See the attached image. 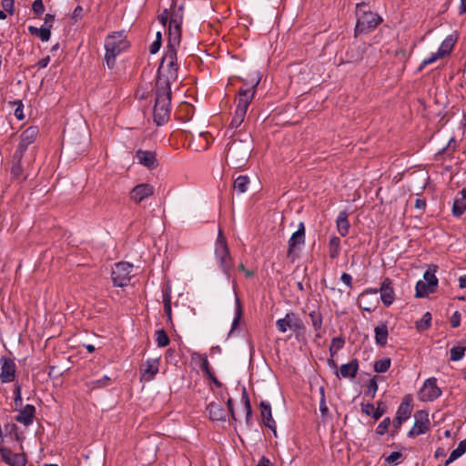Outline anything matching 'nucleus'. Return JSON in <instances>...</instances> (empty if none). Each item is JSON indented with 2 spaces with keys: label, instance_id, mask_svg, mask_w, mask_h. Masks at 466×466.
<instances>
[{
  "label": "nucleus",
  "instance_id": "obj_1",
  "mask_svg": "<svg viewBox=\"0 0 466 466\" xmlns=\"http://www.w3.org/2000/svg\"><path fill=\"white\" fill-rule=\"evenodd\" d=\"M180 26L181 25L175 26L174 25H169L167 51L158 69L160 72L168 73V78L172 79H177V52L181 39Z\"/></svg>",
  "mask_w": 466,
  "mask_h": 466
},
{
  "label": "nucleus",
  "instance_id": "obj_2",
  "mask_svg": "<svg viewBox=\"0 0 466 466\" xmlns=\"http://www.w3.org/2000/svg\"><path fill=\"white\" fill-rule=\"evenodd\" d=\"M251 150V136L245 134L242 138H235L228 145L226 160L234 168H240L248 162Z\"/></svg>",
  "mask_w": 466,
  "mask_h": 466
},
{
  "label": "nucleus",
  "instance_id": "obj_3",
  "mask_svg": "<svg viewBox=\"0 0 466 466\" xmlns=\"http://www.w3.org/2000/svg\"><path fill=\"white\" fill-rule=\"evenodd\" d=\"M173 80L168 78V73H167V79H160L157 84L156 104L154 106V119L157 125L165 123L169 116V105H170V86L169 81Z\"/></svg>",
  "mask_w": 466,
  "mask_h": 466
},
{
  "label": "nucleus",
  "instance_id": "obj_4",
  "mask_svg": "<svg viewBox=\"0 0 466 466\" xmlns=\"http://www.w3.org/2000/svg\"><path fill=\"white\" fill-rule=\"evenodd\" d=\"M128 48L127 36L123 32H115L109 35L105 41L106 63L109 68H113L116 56Z\"/></svg>",
  "mask_w": 466,
  "mask_h": 466
},
{
  "label": "nucleus",
  "instance_id": "obj_5",
  "mask_svg": "<svg viewBox=\"0 0 466 466\" xmlns=\"http://www.w3.org/2000/svg\"><path fill=\"white\" fill-rule=\"evenodd\" d=\"M357 24L355 33L360 34L375 28L381 21L380 17L366 9L364 2L356 5Z\"/></svg>",
  "mask_w": 466,
  "mask_h": 466
},
{
  "label": "nucleus",
  "instance_id": "obj_6",
  "mask_svg": "<svg viewBox=\"0 0 466 466\" xmlns=\"http://www.w3.org/2000/svg\"><path fill=\"white\" fill-rule=\"evenodd\" d=\"M215 256L220 268L224 273L228 274L231 267V257L221 230L218 231L216 241Z\"/></svg>",
  "mask_w": 466,
  "mask_h": 466
},
{
  "label": "nucleus",
  "instance_id": "obj_7",
  "mask_svg": "<svg viewBox=\"0 0 466 466\" xmlns=\"http://www.w3.org/2000/svg\"><path fill=\"white\" fill-rule=\"evenodd\" d=\"M133 265L128 262L116 263L112 268V281L115 286L125 287L127 286L131 278Z\"/></svg>",
  "mask_w": 466,
  "mask_h": 466
},
{
  "label": "nucleus",
  "instance_id": "obj_8",
  "mask_svg": "<svg viewBox=\"0 0 466 466\" xmlns=\"http://www.w3.org/2000/svg\"><path fill=\"white\" fill-rule=\"evenodd\" d=\"M277 329L279 332L285 333L288 330L295 332L304 331L305 326L301 319L293 312H289L284 318L276 321Z\"/></svg>",
  "mask_w": 466,
  "mask_h": 466
},
{
  "label": "nucleus",
  "instance_id": "obj_9",
  "mask_svg": "<svg viewBox=\"0 0 466 466\" xmlns=\"http://www.w3.org/2000/svg\"><path fill=\"white\" fill-rule=\"evenodd\" d=\"M438 279L435 274L430 270H427L423 275V279L417 282L415 289V296L418 298H423L433 292L437 287Z\"/></svg>",
  "mask_w": 466,
  "mask_h": 466
},
{
  "label": "nucleus",
  "instance_id": "obj_10",
  "mask_svg": "<svg viewBox=\"0 0 466 466\" xmlns=\"http://www.w3.org/2000/svg\"><path fill=\"white\" fill-rule=\"evenodd\" d=\"M441 395V389L437 386L435 378L427 379L419 391V399L421 401H432Z\"/></svg>",
  "mask_w": 466,
  "mask_h": 466
},
{
  "label": "nucleus",
  "instance_id": "obj_11",
  "mask_svg": "<svg viewBox=\"0 0 466 466\" xmlns=\"http://www.w3.org/2000/svg\"><path fill=\"white\" fill-rule=\"evenodd\" d=\"M254 98V91L252 90H239L238 96L237 98V106L235 110V116L242 122L245 119L247 110L251 101Z\"/></svg>",
  "mask_w": 466,
  "mask_h": 466
},
{
  "label": "nucleus",
  "instance_id": "obj_12",
  "mask_svg": "<svg viewBox=\"0 0 466 466\" xmlns=\"http://www.w3.org/2000/svg\"><path fill=\"white\" fill-rule=\"evenodd\" d=\"M305 243V226L303 222H299L298 229L291 235L289 239L288 257L294 258L297 249H299Z\"/></svg>",
  "mask_w": 466,
  "mask_h": 466
},
{
  "label": "nucleus",
  "instance_id": "obj_13",
  "mask_svg": "<svg viewBox=\"0 0 466 466\" xmlns=\"http://www.w3.org/2000/svg\"><path fill=\"white\" fill-rule=\"evenodd\" d=\"M15 364L6 357L0 359V380L3 383H8L15 380Z\"/></svg>",
  "mask_w": 466,
  "mask_h": 466
},
{
  "label": "nucleus",
  "instance_id": "obj_14",
  "mask_svg": "<svg viewBox=\"0 0 466 466\" xmlns=\"http://www.w3.org/2000/svg\"><path fill=\"white\" fill-rule=\"evenodd\" d=\"M414 425L410 429L409 434L410 436H418L423 434L428 429L429 419L428 413L424 410H418L414 414Z\"/></svg>",
  "mask_w": 466,
  "mask_h": 466
},
{
  "label": "nucleus",
  "instance_id": "obj_15",
  "mask_svg": "<svg viewBox=\"0 0 466 466\" xmlns=\"http://www.w3.org/2000/svg\"><path fill=\"white\" fill-rule=\"evenodd\" d=\"M159 370V358L147 360L140 369L141 379L144 380H152Z\"/></svg>",
  "mask_w": 466,
  "mask_h": 466
},
{
  "label": "nucleus",
  "instance_id": "obj_16",
  "mask_svg": "<svg viewBox=\"0 0 466 466\" xmlns=\"http://www.w3.org/2000/svg\"><path fill=\"white\" fill-rule=\"evenodd\" d=\"M154 193V188L149 184H139L136 186L131 193L130 198L136 203H140Z\"/></svg>",
  "mask_w": 466,
  "mask_h": 466
},
{
  "label": "nucleus",
  "instance_id": "obj_17",
  "mask_svg": "<svg viewBox=\"0 0 466 466\" xmlns=\"http://www.w3.org/2000/svg\"><path fill=\"white\" fill-rule=\"evenodd\" d=\"M38 135V128L36 127H29L20 136V143L18 150L24 153L29 145H31Z\"/></svg>",
  "mask_w": 466,
  "mask_h": 466
},
{
  "label": "nucleus",
  "instance_id": "obj_18",
  "mask_svg": "<svg viewBox=\"0 0 466 466\" xmlns=\"http://www.w3.org/2000/svg\"><path fill=\"white\" fill-rule=\"evenodd\" d=\"M380 299L385 306H390L393 303L395 293L392 288V283L389 279H386L381 283L380 288Z\"/></svg>",
  "mask_w": 466,
  "mask_h": 466
},
{
  "label": "nucleus",
  "instance_id": "obj_19",
  "mask_svg": "<svg viewBox=\"0 0 466 466\" xmlns=\"http://www.w3.org/2000/svg\"><path fill=\"white\" fill-rule=\"evenodd\" d=\"M184 5L181 1H175L168 10L169 25H181L183 20Z\"/></svg>",
  "mask_w": 466,
  "mask_h": 466
},
{
  "label": "nucleus",
  "instance_id": "obj_20",
  "mask_svg": "<svg viewBox=\"0 0 466 466\" xmlns=\"http://www.w3.org/2000/svg\"><path fill=\"white\" fill-rule=\"evenodd\" d=\"M260 410H261V417L263 420L264 424L269 428L274 435H277V426L276 421L272 418L271 413V406L267 401H261L260 402Z\"/></svg>",
  "mask_w": 466,
  "mask_h": 466
},
{
  "label": "nucleus",
  "instance_id": "obj_21",
  "mask_svg": "<svg viewBox=\"0 0 466 466\" xmlns=\"http://www.w3.org/2000/svg\"><path fill=\"white\" fill-rule=\"evenodd\" d=\"M2 460L10 466H25L26 457L24 453H13L11 450L4 451Z\"/></svg>",
  "mask_w": 466,
  "mask_h": 466
},
{
  "label": "nucleus",
  "instance_id": "obj_22",
  "mask_svg": "<svg viewBox=\"0 0 466 466\" xmlns=\"http://www.w3.org/2000/svg\"><path fill=\"white\" fill-rule=\"evenodd\" d=\"M35 412V408L33 405L27 404L19 410L15 420L25 426H28L33 422Z\"/></svg>",
  "mask_w": 466,
  "mask_h": 466
},
{
  "label": "nucleus",
  "instance_id": "obj_23",
  "mask_svg": "<svg viewBox=\"0 0 466 466\" xmlns=\"http://www.w3.org/2000/svg\"><path fill=\"white\" fill-rule=\"evenodd\" d=\"M412 411V405L410 400L405 399L398 408L396 422L398 426H400L405 420H407Z\"/></svg>",
  "mask_w": 466,
  "mask_h": 466
},
{
  "label": "nucleus",
  "instance_id": "obj_24",
  "mask_svg": "<svg viewBox=\"0 0 466 466\" xmlns=\"http://www.w3.org/2000/svg\"><path fill=\"white\" fill-rule=\"evenodd\" d=\"M208 410L212 420H225L228 414V411L219 402H211Z\"/></svg>",
  "mask_w": 466,
  "mask_h": 466
},
{
  "label": "nucleus",
  "instance_id": "obj_25",
  "mask_svg": "<svg viewBox=\"0 0 466 466\" xmlns=\"http://www.w3.org/2000/svg\"><path fill=\"white\" fill-rule=\"evenodd\" d=\"M136 157L141 165L147 168H154L157 165L156 154L153 151L137 150Z\"/></svg>",
  "mask_w": 466,
  "mask_h": 466
},
{
  "label": "nucleus",
  "instance_id": "obj_26",
  "mask_svg": "<svg viewBox=\"0 0 466 466\" xmlns=\"http://www.w3.org/2000/svg\"><path fill=\"white\" fill-rule=\"evenodd\" d=\"M337 230L341 237H345L350 228V221L348 219V213L346 211H340L336 219Z\"/></svg>",
  "mask_w": 466,
  "mask_h": 466
},
{
  "label": "nucleus",
  "instance_id": "obj_27",
  "mask_svg": "<svg viewBox=\"0 0 466 466\" xmlns=\"http://www.w3.org/2000/svg\"><path fill=\"white\" fill-rule=\"evenodd\" d=\"M359 370V364L356 360H352L349 363L342 364L339 369V373L343 378L353 379Z\"/></svg>",
  "mask_w": 466,
  "mask_h": 466
},
{
  "label": "nucleus",
  "instance_id": "obj_28",
  "mask_svg": "<svg viewBox=\"0 0 466 466\" xmlns=\"http://www.w3.org/2000/svg\"><path fill=\"white\" fill-rule=\"evenodd\" d=\"M375 341L377 344L380 346H385L387 344L388 339V327L386 323H381L375 327Z\"/></svg>",
  "mask_w": 466,
  "mask_h": 466
},
{
  "label": "nucleus",
  "instance_id": "obj_29",
  "mask_svg": "<svg viewBox=\"0 0 466 466\" xmlns=\"http://www.w3.org/2000/svg\"><path fill=\"white\" fill-rule=\"evenodd\" d=\"M260 75L258 71L251 72L247 78H243L244 85L249 86L247 88H241L240 90H252L256 93V88L260 82Z\"/></svg>",
  "mask_w": 466,
  "mask_h": 466
},
{
  "label": "nucleus",
  "instance_id": "obj_30",
  "mask_svg": "<svg viewBox=\"0 0 466 466\" xmlns=\"http://www.w3.org/2000/svg\"><path fill=\"white\" fill-rule=\"evenodd\" d=\"M309 318L311 319L312 327L315 330V337L317 339L321 338V327H322V317L318 311H311L309 313Z\"/></svg>",
  "mask_w": 466,
  "mask_h": 466
},
{
  "label": "nucleus",
  "instance_id": "obj_31",
  "mask_svg": "<svg viewBox=\"0 0 466 466\" xmlns=\"http://www.w3.org/2000/svg\"><path fill=\"white\" fill-rule=\"evenodd\" d=\"M28 31L30 32V34L38 36L43 42L48 41L51 36V30L48 27L45 26L37 28L35 26L30 25L28 27Z\"/></svg>",
  "mask_w": 466,
  "mask_h": 466
},
{
  "label": "nucleus",
  "instance_id": "obj_32",
  "mask_svg": "<svg viewBox=\"0 0 466 466\" xmlns=\"http://www.w3.org/2000/svg\"><path fill=\"white\" fill-rule=\"evenodd\" d=\"M465 451H466V441H461L459 443L458 447L451 452L448 460L445 461V466H448L449 464H451V462L456 461L458 458L462 456L465 453Z\"/></svg>",
  "mask_w": 466,
  "mask_h": 466
},
{
  "label": "nucleus",
  "instance_id": "obj_33",
  "mask_svg": "<svg viewBox=\"0 0 466 466\" xmlns=\"http://www.w3.org/2000/svg\"><path fill=\"white\" fill-rule=\"evenodd\" d=\"M249 185V178L248 176H238L233 184L234 189L239 193H245L247 192Z\"/></svg>",
  "mask_w": 466,
  "mask_h": 466
},
{
  "label": "nucleus",
  "instance_id": "obj_34",
  "mask_svg": "<svg viewBox=\"0 0 466 466\" xmlns=\"http://www.w3.org/2000/svg\"><path fill=\"white\" fill-rule=\"evenodd\" d=\"M454 44L455 39L451 35H449L441 42L437 52L443 57L451 53Z\"/></svg>",
  "mask_w": 466,
  "mask_h": 466
},
{
  "label": "nucleus",
  "instance_id": "obj_35",
  "mask_svg": "<svg viewBox=\"0 0 466 466\" xmlns=\"http://www.w3.org/2000/svg\"><path fill=\"white\" fill-rule=\"evenodd\" d=\"M329 256L332 258H335L339 256V249H340V239L339 238L333 236L329 239Z\"/></svg>",
  "mask_w": 466,
  "mask_h": 466
},
{
  "label": "nucleus",
  "instance_id": "obj_36",
  "mask_svg": "<svg viewBox=\"0 0 466 466\" xmlns=\"http://www.w3.org/2000/svg\"><path fill=\"white\" fill-rule=\"evenodd\" d=\"M465 210H466V201L464 200V198H456L453 202L452 214L455 217H460L464 213Z\"/></svg>",
  "mask_w": 466,
  "mask_h": 466
},
{
  "label": "nucleus",
  "instance_id": "obj_37",
  "mask_svg": "<svg viewBox=\"0 0 466 466\" xmlns=\"http://www.w3.org/2000/svg\"><path fill=\"white\" fill-rule=\"evenodd\" d=\"M155 339L158 347H166L169 343V338L164 329H157L155 332Z\"/></svg>",
  "mask_w": 466,
  "mask_h": 466
},
{
  "label": "nucleus",
  "instance_id": "obj_38",
  "mask_svg": "<svg viewBox=\"0 0 466 466\" xmlns=\"http://www.w3.org/2000/svg\"><path fill=\"white\" fill-rule=\"evenodd\" d=\"M431 322V315L430 312H426L423 314L421 319L416 321V328L419 330H426L430 328Z\"/></svg>",
  "mask_w": 466,
  "mask_h": 466
},
{
  "label": "nucleus",
  "instance_id": "obj_39",
  "mask_svg": "<svg viewBox=\"0 0 466 466\" xmlns=\"http://www.w3.org/2000/svg\"><path fill=\"white\" fill-rule=\"evenodd\" d=\"M466 348L459 345L451 349V360L459 361L461 360L465 353Z\"/></svg>",
  "mask_w": 466,
  "mask_h": 466
},
{
  "label": "nucleus",
  "instance_id": "obj_40",
  "mask_svg": "<svg viewBox=\"0 0 466 466\" xmlns=\"http://www.w3.org/2000/svg\"><path fill=\"white\" fill-rule=\"evenodd\" d=\"M390 366V359L384 358L381 360H377L374 363V370L376 372L382 373L389 370Z\"/></svg>",
  "mask_w": 466,
  "mask_h": 466
},
{
  "label": "nucleus",
  "instance_id": "obj_41",
  "mask_svg": "<svg viewBox=\"0 0 466 466\" xmlns=\"http://www.w3.org/2000/svg\"><path fill=\"white\" fill-rule=\"evenodd\" d=\"M344 345V340L340 338H334L331 340L329 351L331 356L335 355Z\"/></svg>",
  "mask_w": 466,
  "mask_h": 466
},
{
  "label": "nucleus",
  "instance_id": "obj_42",
  "mask_svg": "<svg viewBox=\"0 0 466 466\" xmlns=\"http://www.w3.org/2000/svg\"><path fill=\"white\" fill-rule=\"evenodd\" d=\"M241 314H242V311H241V306H240V301L238 299H236V312H235V318L233 319V322H232V329H231V331L237 328L238 322H239V319L241 318Z\"/></svg>",
  "mask_w": 466,
  "mask_h": 466
},
{
  "label": "nucleus",
  "instance_id": "obj_43",
  "mask_svg": "<svg viewBox=\"0 0 466 466\" xmlns=\"http://www.w3.org/2000/svg\"><path fill=\"white\" fill-rule=\"evenodd\" d=\"M109 381L110 378L108 376H104L100 380L91 381L90 387L92 389L106 387L109 384Z\"/></svg>",
  "mask_w": 466,
  "mask_h": 466
},
{
  "label": "nucleus",
  "instance_id": "obj_44",
  "mask_svg": "<svg viewBox=\"0 0 466 466\" xmlns=\"http://www.w3.org/2000/svg\"><path fill=\"white\" fill-rule=\"evenodd\" d=\"M401 458V453L399 451H393L385 458V461L390 465H397L399 460Z\"/></svg>",
  "mask_w": 466,
  "mask_h": 466
},
{
  "label": "nucleus",
  "instance_id": "obj_45",
  "mask_svg": "<svg viewBox=\"0 0 466 466\" xmlns=\"http://www.w3.org/2000/svg\"><path fill=\"white\" fill-rule=\"evenodd\" d=\"M14 105L16 106V108L15 109V116L18 120H23L25 118L24 115V105L22 101H15L13 102Z\"/></svg>",
  "mask_w": 466,
  "mask_h": 466
},
{
  "label": "nucleus",
  "instance_id": "obj_46",
  "mask_svg": "<svg viewBox=\"0 0 466 466\" xmlns=\"http://www.w3.org/2000/svg\"><path fill=\"white\" fill-rule=\"evenodd\" d=\"M321 399H320V401H319V411L321 413V416L322 417H326L329 413V409H328V406L326 404V400H325V396H324V390L321 389Z\"/></svg>",
  "mask_w": 466,
  "mask_h": 466
},
{
  "label": "nucleus",
  "instance_id": "obj_47",
  "mask_svg": "<svg viewBox=\"0 0 466 466\" xmlns=\"http://www.w3.org/2000/svg\"><path fill=\"white\" fill-rule=\"evenodd\" d=\"M442 56L437 52L435 54H431L428 58L424 59L422 62H421V65L420 66V69H422L423 67H425L426 66L430 65V64H432L434 63L435 61H437L439 58H441Z\"/></svg>",
  "mask_w": 466,
  "mask_h": 466
},
{
  "label": "nucleus",
  "instance_id": "obj_48",
  "mask_svg": "<svg viewBox=\"0 0 466 466\" xmlns=\"http://www.w3.org/2000/svg\"><path fill=\"white\" fill-rule=\"evenodd\" d=\"M32 10L35 15H42L45 11L42 0H35L32 5Z\"/></svg>",
  "mask_w": 466,
  "mask_h": 466
},
{
  "label": "nucleus",
  "instance_id": "obj_49",
  "mask_svg": "<svg viewBox=\"0 0 466 466\" xmlns=\"http://www.w3.org/2000/svg\"><path fill=\"white\" fill-rule=\"evenodd\" d=\"M378 390V385L374 379L370 380L368 384V393L374 398L376 392Z\"/></svg>",
  "mask_w": 466,
  "mask_h": 466
},
{
  "label": "nucleus",
  "instance_id": "obj_50",
  "mask_svg": "<svg viewBox=\"0 0 466 466\" xmlns=\"http://www.w3.org/2000/svg\"><path fill=\"white\" fill-rule=\"evenodd\" d=\"M2 6L10 15L14 14V0H3Z\"/></svg>",
  "mask_w": 466,
  "mask_h": 466
},
{
  "label": "nucleus",
  "instance_id": "obj_51",
  "mask_svg": "<svg viewBox=\"0 0 466 466\" xmlns=\"http://www.w3.org/2000/svg\"><path fill=\"white\" fill-rule=\"evenodd\" d=\"M461 323V314L455 311L451 318V325L452 328H457Z\"/></svg>",
  "mask_w": 466,
  "mask_h": 466
},
{
  "label": "nucleus",
  "instance_id": "obj_52",
  "mask_svg": "<svg viewBox=\"0 0 466 466\" xmlns=\"http://www.w3.org/2000/svg\"><path fill=\"white\" fill-rule=\"evenodd\" d=\"M158 20L159 22L163 25H166L167 23L170 21V18H169V12L167 9H165L163 11V13H161L159 15H158Z\"/></svg>",
  "mask_w": 466,
  "mask_h": 466
},
{
  "label": "nucleus",
  "instance_id": "obj_53",
  "mask_svg": "<svg viewBox=\"0 0 466 466\" xmlns=\"http://www.w3.org/2000/svg\"><path fill=\"white\" fill-rule=\"evenodd\" d=\"M390 424V419H384L377 428L379 434H383Z\"/></svg>",
  "mask_w": 466,
  "mask_h": 466
},
{
  "label": "nucleus",
  "instance_id": "obj_54",
  "mask_svg": "<svg viewBox=\"0 0 466 466\" xmlns=\"http://www.w3.org/2000/svg\"><path fill=\"white\" fill-rule=\"evenodd\" d=\"M54 19H55V16L53 15L46 14L45 16V22H44L43 26L48 27L51 30Z\"/></svg>",
  "mask_w": 466,
  "mask_h": 466
},
{
  "label": "nucleus",
  "instance_id": "obj_55",
  "mask_svg": "<svg viewBox=\"0 0 466 466\" xmlns=\"http://www.w3.org/2000/svg\"><path fill=\"white\" fill-rule=\"evenodd\" d=\"M22 402V395H21V389L20 386H15V403L16 405L20 404Z\"/></svg>",
  "mask_w": 466,
  "mask_h": 466
},
{
  "label": "nucleus",
  "instance_id": "obj_56",
  "mask_svg": "<svg viewBox=\"0 0 466 466\" xmlns=\"http://www.w3.org/2000/svg\"><path fill=\"white\" fill-rule=\"evenodd\" d=\"M160 46H161V43H160L159 41H156V40H155V41L151 44V46H150V47H149V51H150V53H151V54H153V55H154V54H157V53L159 51Z\"/></svg>",
  "mask_w": 466,
  "mask_h": 466
},
{
  "label": "nucleus",
  "instance_id": "obj_57",
  "mask_svg": "<svg viewBox=\"0 0 466 466\" xmlns=\"http://www.w3.org/2000/svg\"><path fill=\"white\" fill-rule=\"evenodd\" d=\"M340 280L348 287H351L352 278L350 274L343 273L340 277Z\"/></svg>",
  "mask_w": 466,
  "mask_h": 466
},
{
  "label": "nucleus",
  "instance_id": "obj_58",
  "mask_svg": "<svg viewBox=\"0 0 466 466\" xmlns=\"http://www.w3.org/2000/svg\"><path fill=\"white\" fill-rule=\"evenodd\" d=\"M165 311L168 316L171 315L170 299L168 295L164 296Z\"/></svg>",
  "mask_w": 466,
  "mask_h": 466
},
{
  "label": "nucleus",
  "instance_id": "obj_59",
  "mask_svg": "<svg viewBox=\"0 0 466 466\" xmlns=\"http://www.w3.org/2000/svg\"><path fill=\"white\" fill-rule=\"evenodd\" d=\"M49 62H50V57L49 56H46V57L42 58L40 61H38L36 66L39 68H46L48 66Z\"/></svg>",
  "mask_w": 466,
  "mask_h": 466
},
{
  "label": "nucleus",
  "instance_id": "obj_60",
  "mask_svg": "<svg viewBox=\"0 0 466 466\" xmlns=\"http://www.w3.org/2000/svg\"><path fill=\"white\" fill-rule=\"evenodd\" d=\"M242 123L243 122L234 115L230 123V128H238Z\"/></svg>",
  "mask_w": 466,
  "mask_h": 466
},
{
  "label": "nucleus",
  "instance_id": "obj_61",
  "mask_svg": "<svg viewBox=\"0 0 466 466\" xmlns=\"http://www.w3.org/2000/svg\"><path fill=\"white\" fill-rule=\"evenodd\" d=\"M257 466H274L273 463L266 457H262Z\"/></svg>",
  "mask_w": 466,
  "mask_h": 466
},
{
  "label": "nucleus",
  "instance_id": "obj_62",
  "mask_svg": "<svg viewBox=\"0 0 466 466\" xmlns=\"http://www.w3.org/2000/svg\"><path fill=\"white\" fill-rule=\"evenodd\" d=\"M373 410L374 407L372 404L368 403L362 406V411L365 412L367 415H370Z\"/></svg>",
  "mask_w": 466,
  "mask_h": 466
},
{
  "label": "nucleus",
  "instance_id": "obj_63",
  "mask_svg": "<svg viewBox=\"0 0 466 466\" xmlns=\"http://www.w3.org/2000/svg\"><path fill=\"white\" fill-rule=\"evenodd\" d=\"M459 10L460 14L466 13V0H461Z\"/></svg>",
  "mask_w": 466,
  "mask_h": 466
},
{
  "label": "nucleus",
  "instance_id": "obj_64",
  "mask_svg": "<svg viewBox=\"0 0 466 466\" xmlns=\"http://www.w3.org/2000/svg\"><path fill=\"white\" fill-rule=\"evenodd\" d=\"M459 282L461 288L466 289V275L460 277Z\"/></svg>",
  "mask_w": 466,
  "mask_h": 466
}]
</instances>
